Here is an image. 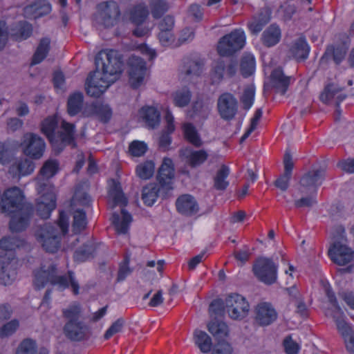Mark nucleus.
Segmentation results:
<instances>
[{"instance_id": "4468645a", "label": "nucleus", "mask_w": 354, "mask_h": 354, "mask_svg": "<svg viewBox=\"0 0 354 354\" xmlns=\"http://www.w3.org/2000/svg\"><path fill=\"white\" fill-rule=\"evenodd\" d=\"M129 84L133 88L140 86L146 75L147 67L145 60L132 55L128 59Z\"/></svg>"}, {"instance_id": "bf43d9fd", "label": "nucleus", "mask_w": 354, "mask_h": 354, "mask_svg": "<svg viewBox=\"0 0 354 354\" xmlns=\"http://www.w3.org/2000/svg\"><path fill=\"white\" fill-rule=\"evenodd\" d=\"M37 347L35 341L26 339L19 344L16 354H36Z\"/></svg>"}, {"instance_id": "473e14b6", "label": "nucleus", "mask_w": 354, "mask_h": 354, "mask_svg": "<svg viewBox=\"0 0 354 354\" xmlns=\"http://www.w3.org/2000/svg\"><path fill=\"white\" fill-rule=\"evenodd\" d=\"M160 187V185L149 183L142 188L141 198L146 205L151 206L156 201L158 194L162 189Z\"/></svg>"}, {"instance_id": "c03bdc74", "label": "nucleus", "mask_w": 354, "mask_h": 354, "mask_svg": "<svg viewBox=\"0 0 354 354\" xmlns=\"http://www.w3.org/2000/svg\"><path fill=\"white\" fill-rule=\"evenodd\" d=\"M192 93L187 88L177 90L172 94L174 104L178 107H185L189 103Z\"/></svg>"}, {"instance_id": "a19ab883", "label": "nucleus", "mask_w": 354, "mask_h": 354, "mask_svg": "<svg viewBox=\"0 0 354 354\" xmlns=\"http://www.w3.org/2000/svg\"><path fill=\"white\" fill-rule=\"evenodd\" d=\"M184 133L188 142L194 147H200L203 145V142L194 124L191 123L185 124L184 125Z\"/></svg>"}, {"instance_id": "7c9ffc66", "label": "nucleus", "mask_w": 354, "mask_h": 354, "mask_svg": "<svg viewBox=\"0 0 354 354\" xmlns=\"http://www.w3.org/2000/svg\"><path fill=\"white\" fill-rule=\"evenodd\" d=\"M165 120L167 121L166 129L162 131L159 139V147L163 151L168 149L171 142L169 134L171 133L175 129L173 123L174 118L170 112L168 111L167 113Z\"/></svg>"}, {"instance_id": "6e6d98bb", "label": "nucleus", "mask_w": 354, "mask_h": 354, "mask_svg": "<svg viewBox=\"0 0 354 354\" xmlns=\"http://www.w3.org/2000/svg\"><path fill=\"white\" fill-rule=\"evenodd\" d=\"M129 257L125 256L124 260L120 263L116 278L117 282L123 281L133 272V269L129 267Z\"/></svg>"}, {"instance_id": "412c9836", "label": "nucleus", "mask_w": 354, "mask_h": 354, "mask_svg": "<svg viewBox=\"0 0 354 354\" xmlns=\"http://www.w3.org/2000/svg\"><path fill=\"white\" fill-rule=\"evenodd\" d=\"M342 88L334 83L328 84L320 95V100L325 104L334 102L337 106L346 97L342 92Z\"/></svg>"}, {"instance_id": "f03ea898", "label": "nucleus", "mask_w": 354, "mask_h": 354, "mask_svg": "<svg viewBox=\"0 0 354 354\" xmlns=\"http://www.w3.org/2000/svg\"><path fill=\"white\" fill-rule=\"evenodd\" d=\"M245 35L241 29H236L220 38L217 44V52L221 57L216 59L211 70L212 83L220 82L224 75L234 76L237 70V62L230 57L241 50L245 44Z\"/></svg>"}, {"instance_id": "a211bd4d", "label": "nucleus", "mask_w": 354, "mask_h": 354, "mask_svg": "<svg viewBox=\"0 0 354 354\" xmlns=\"http://www.w3.org/2000/svg\"><path fill=\"white\" fill-rule=\"evenodd\" d=\"M174 177V167L172 160L165 158L160 165L157 175V180L162 189L167 192L173 189L172 179Z\"/></svg>"}, {"instance_id": "7ed1b4c3", "label": "nucleus", "mask_w": 354, "mask_h": 354, "mask_svg": "<svg viewBox=\"0 0 354 354\" xmlns=\"http://www.w3.org/2000/svg\"><path fill=\"white\" fill-rule=\"evenodd\" d=\"M1 213L11 216L10 229L12 232L24 230L29 225L33 214V207L30 203L25 202L22 191L13 187L6 189L0 201Z\"/></svg>"}, {"instance_id": "f704fd0d", "label": "nucleus", "mask_w": 354, "mask_h": 354, "mask_svg": "<svg viewBox=\"0 0 354 354\" xmlns=\"http://www.w3.org/2000/svg\"><path fill=\"white\" fill-rule=\"evenodd\" d=\"M346 54V48L343 46H330L326 48V50L322 57V60L333 59L336 64H340L345 57Z\"/></svg>"}, {"instance_id": "393cba45", "label": "nucleus", "mask_w": 354, "mask_h": 354, "mask_svg": "<svg viewBox=\"0 0 354 354\" xmlns=\"http://www.w3.org/2000/svg\"><path fill=\"white\" fill-rule=\"evenodd\" d=\"M211 110L212 106L209 103L197 100L187 111V115L192 120L201 121L207 118Z\"/></svg>"}, {"instance_id": "58836bf2", "label": "nucleus", "mask_w": 354, "mask_h": 354, "mask_svg": "<svg viewBox=\"0 0 354 354\" xmlns=\"http://www.w3.org/2000/svg\"><path fill=\"white\" fill-rule=\"evenodd\" d=\"M255 70V59L250 53L244 54L240 62V71L244 77H248L253 74Z\"/></svg>"}, {"instance_id": "6ab92c4d", "label": "nucleus", "mask_w": 354, "mask_h": 354, "mask_svg": "<svg viewBox=\"0 0 354 354\" xmlns=\"http://www.w3.org/2000/svg\"><path fill=\"white\" fill-rule=\"evenodd\" d=\"M254 312L255 321L260 326H268L277 318V313L270 303H259L257 305Z\"/></svg>"}, {"instance_id": "69168bd1", "label": "nucleus", "mask_w": 354, "mask_h": 354, "mask_svg": "<svg viewBox=\"0 0 354 354\" xmlns=\"http://www.w3.org/2000/svg\"><path fill=\"white\" fill-rule=\"evenodd\" d=\"M124 325V320L122 318L118 319L114 322L111 326L106 331L104 337L105 339H109L113 335L122 331Z\"/></svg>"}, {"instance_id": "e2e57ef3", "label": "nucleus", "mask_w": 354, "mask_h": 354, "mask_svg": "<svg viewBox=\"0 0 354 354\" xmlns=\"http://www.w3.org/2000/svg\"><path fill=\"white\" fill-rule=\"evenodd\" d=\"M262 109H258L254 113L253 118L251 119L250 128L246 131L243 136L240 139V143H243L251 134V133L257 128V126L262 117Z\"/></svg>"}, {"instance_id": "9b49d317", "label": "nucleus", "mask_w": 354, "mask_h": 354, "mask_svg": "<svg viewBox=\"0 0 354 354\" xmlns=\"http://www.w3.org/2000/svg\"><path fill=\"white\" fill-rule=\"evenodd\" d=\"M75 132L74 124L63 120L52 142L54 149L59 153L67 145L75 148L76 147Z\"/></svg>"}, {"instance_id": "2f4dec72", "label": "nucleus", "mask_w": 354, "mask_h": 354, "mask_svg": "<svg viewBox=\"0 0 354 354\" xmlns=\"http://www.w3.org/2000/svg\"><path fill=\"white\" fill-rule=\"evenodd\" d=\"M139 113L146 124L151 129L155 128L160 122V113L153 106L142 107Z\"/></svg>"}, {"instance_id": "ea45409f", "label": "nucleus", "mask_w": 354, "mask_h": 354, "mask_svg": "<svg viewBox=\"0 0 354 354\" xmlns=\"http://www.w3.org/2000/svg\"><path fill=\"white\" fill-rule=\"evenodd\" d=\"M196 344L203 353H208L212 348V339L204 331L196 330L194 333Z\"/></svg>"}, {"instance_id": "37998d69", "label": "nucleus", "mask_w": 354, "mask_h": 354, "mask_svg": "<svg viewBox=\"0 0 354 354\" xmlns=\"http://www.w3.org/2000/svg\"><path fill=\"white\" fill-rule=\"evenodd\" d=\"M94 251V244L92 242L88 241L75 250L74 259L76 261L84 262L89 258L93 257Z\"/></svg>"}, {"instance_id": "79ce46f5", "label": "nucleus", "mask_w": 354, "mask_h": 354, "mask_svg": "<svg viewBox=\"0 0 354 354\" xmlns=\"http://www.w3.org/2000/svg\"><path fill=\"white\" fill-rule=\"evenodd\" d=\"M209 332L218 340L227 335L228 327L222 322L212 320L207 325Z\"/></svg>"}, {"instance_id": "4be33fe9", "label": "nucleus", "mask_w": 354, "mask_h": 354, "mask_svg": "<svg viewBox=\"0 0 354 354\" xmlns=\"http://www.w3.org/2000/svg\"><path fill=\"white\" fill-rule=\"evenodd\" d=\"M291 77L286 75L281 68L274 69L270 75V84L277 93L284 95L290 84Z\"/></svg>"}, {"instance_id": "3c124183", "label": "nucleus", "mask_w": 354, "mask_h": 354, "mask_svg": "<svg viewBox=\"0 0 354 354\" xmlns=\"http://www.w3.org/2000/svg\"><path fill=\"white\" fill-rule=\"evenodd\" d=\"M334 309L330 310V315L333 317V320L336 323L337 330L339 332H341L346 328L351 327L345 321V315L338 305L333 306Z\"/></svg>"}, {"instance_id": "6e6552de", "label": "nucleus", "mask_w": 354, "mask_h": 354, "mask_svg": "<svg viewBox=\"0 0 354 354\" xmlns=\"http://www.w3.org/2000/svg\"><path fill=\"white\" fill-rule=\"evenodd\" d=\"M53 187L48 183H39L37 191L41 194L37 199V214L42 218H48L56 207V198Z\"/></svg>"}, {"instance_id": "09e8293b", "label": "nucleus", "mask_w": 354, "mask_h": 354, "mask_svg": "<svg viewBox=\"0 0 354 354\" xmlns=\"http://www.w3.org/2000/svg\"><path fill=\"white\" fill-rule=\"evenodd\" d=\"M50 10V5L48 3H46L44 1H40L34 4L27 6L24 8V12L26 14L35 12L36 15L35 17L46 15L49 13Z\"/></svg>"}, {"instance_id": "cd10ccee", "label": "nucleus", "mask_w": 354, "mask_h": 354, "mask_svg": "<svg viewBox=\"0 0 354 354\" xmlns=\"http://www.w3.org/2000/svg\"><path fill=\"white\" fill-rule=\"evenodd\" d=\"M281 39V30L275 24H271L262 33L261 41L266 47H272L278 44Z\"/></svg>"}, {"instance_id": "72a5a7b5", "label": "nucleus", "mask_w": 354, "mask_h": 354, "mask_svg": "<svg viewBox=\"0 0 354 354\" xmlns=\"http://www.w3.org/2000/svg\"><path fill=\"white\" fill-rule=\"evenodd\" d=\"M35 169V165L31 160L24 158L15 162L10 169L15 175L25 176L31 174Z\"/></svg>"}, {"instance_id": "864d4df0", "label": "nucleus", "mask_w": 354, "mask_h": 354, "mask_svg": "<svg viewBox=\"0 0 354 354\" xmlns=\"http://www.w3.org/2000/svg\"><path fill=\"white\" fill-rule=\"evenodd\" d=\"M301 195V198L295 199L294 201L296 208H310L317 203L316 194L308 193Z\"/></svg>"}, {"instance_id": "b1692460", "label": "nucleus", "mask_w": 354, "mask_h": 354, "mask_svg": "<svg viewBox=\"0 0 354 354\" xmlns=\"http://www.w3.org/2000/svg\"><path fill=\"white\" fill-rule=\"evenodd\" d=\"M89 111H84L83 115L85 117L96 115L101 122H108L112 116V110L108 104H104L100 102H95L88 106Z\"/></svg>"}, {"instance_id": "4d7b16f0", "label": "nucleus", "mask_w": 354, "mask_h": 354, "mask_svg": "<svg viewBox=\"0 0 354 354\" xmlns=\"http://www.w3.org/2000/svg\"><path fill=\"white\" fill-rule=\"evenodd\" d=\"M86 225V214L84 211L77 209L75 212L73 216V230L75 232H80Z\"/></svg>"}, {"instance_id": "5701e85b", "label": "nucleus", "mask_w": 354, "mask_h": 354, "mask_svg": "<svg viewBox=\"0 0 354 354\" xmlns=\"http://www.w3.org/2000/svg\"><path fill=\"white\" fill-rule=\"evenodd\" d=\"M180 155L185 157L186 162L192 168L201 166L209 157L208 153L204 149L193 150L189 148L180 150Z\"/></svg>"}, {"instance_id": "39448f33", "label": "nucleus", "mask_w": 354, "mask_h": 354, "mask_svg": "<svg viewBox=\"0 0 354 354\" xmlns=\"http://www.w3.org/2000/svg\"><path fill=\"white\" fill-rule=\"evenodd\" d=\"M66 322L63 328L65 336L73 342H81L89 338V326L84 322L82 309L78 305H71L62 310Z\"/></svg>"}, {"instance_id": "a878e982", "label": "nucleus", "mask_w": 354, "mask_h": 354, "mask_svg": "<svg viewBox=\"0 0 354 354\" xmlns=\"http://www.w3.org/2000/svg\"><path fill=\"white\" fill-rule=\"evenodd\" d=\"M32 32V25L26 21H21L11 28L10 30V37L15 41H20L30 37Z\"/></svg>"}, {"instance_id": "a18cd8bd", "label": "nucleus", "mask_w": 354, "mask_h": 354, "mask_svg": "<svg viewBox=\"0 0 354 354\" xmlns=\"http://www.w3.org/2000/svg\"><path fill=\"white\" fill-rule=\"evenodd\" d=\"M230 174L229 168L225 165H222L218 170L214 180V187L218 190H225L229 185V182L226 180Z\"/></svg>"}, {"instance_id": "423d86ee", "label": "nucleus", "mask_w": 354, "mask_h": 354, "mask_svg": "<svg viewBox=\"0 0 354 354\" xmlns=\"http://www.w3.org/2000/svg\"><path fill=\"white\" fill-rule=\"evenodd\" d=\"M68 231V224L60 214L59 223H46L40 225L35 232L37 242L47 252L55 253L60 247L62 234Z\"/></svg>"}, {"instance_id": "338daca9", "label": "nucleus", "mask_w": 354, "mask_h": 354, "mask_svg": "<svg viewBox=\"0 0 354 354\" xmlns=\"http://www.w3.org/2000/svg\"><path fill=\"white\" fill-rule=\"evenodd\" d=\"M11 268L12 266L10 264H7L1 267L0 277L5 281V283H10L16 278L17 272L15 270Z\"/></svg>"}, {"instance_id": "680f3d73", "label": "nucleus", "mask_w": 354, "mask_h": 354, "mask_svg": "<svg viewBox=\"0 0 354 354\" xmlns=\"http://www.w3.org/2000/svg\"><path fill=\"white\" fill-rule=\"evenodd\" d=\"M147 150V145L142 141L134 140L129 145V151L130 154L135 157L144 156Z\"/></svg>"}, {"instance_id": "0e129e2a", "label": "nucleus", "mask_w": 354, "mask_h": 354, "mask_svg": "<svg viewBox=\"0 0 354 354\" xmlns=\"http://www.w3.org/2000/svg\"><path fill=\"white\" fill-rule=\"evenodd\" d=\"M283 346L287 354H297L300 349L299 345L292 339L290 335L284 338Z\"/></svg>"}, {"instance_id": "5fc2aeb1", "label": "nucleus", "mask_w": 354, "mask_h": 354, "mask_svg": "<svg viewBox=\"0 0 354 354\" xmlns=\"http://www.w3.org/2000/svg\"><path fill=\"white\" fill-rule=\"evenodd\" d=\"M24 241L17 236L4 237L0 240V248L5 250H14L22 246Z\"/></svg>"}, {"instance_id": "c85d7f7f", "label": "nucleus", "mask_w": 354, "mask_h": 354, "mask_svg": "<svg viewBox=\"0 0 354 354\" xmlns=\"http://www.w3.org/2000/svg\"><path fill=\"white\" fill-rule=\"evenodd\" d=\"M270 12L268 10H261L257 17L248 22V27L253 35H257L263 28L270 21Z\"/></svg>"}, {"instance_id": "2eb2a0df", "label": "nucleus", "mask_w": 354, "mask_h": 354, "mask_svg": "<svg viewBox=\"0 0 354 354\" xmlns=\"http://www.w3.org/2000/svg\"><path fill=\"white\" fill-rule=\"evenodd\" d=\"M24 153L32 159H39L45 150V142L42 138L34 133H26L21 143Z\"/></svg>"}, {"instance_id": "c756f323", "label": "nucleus", "mask_w": 354, "mask_h": 354, "mask_svg": "<svg viewBox=\"0 0 354 354\" xmlns=\"http://www.w3.org/2000/svg\"><path fill=\"white\" fill-rule=\"evenodd\" d=\"M310 51V47L308 45L304 37H299L295 41L290 49L291 55L297 60L306 59Z\"/></svg>"}, {"instance_id": "f8f14e48", "label": "nucleus", "mask_w": 354, "mask_h": 354, "mask_svg": "<svg viewBox=\"0 0 354 354\" xmlns=\"http://www.w3.org/2000/svg\"><path fill=\"white\" fill-rule=\"evenodd\" d=\"M225 309L232 319L241 320L248 315L250 305L242 295L232 293L225 298Z\"/></svg>"}, {"instance_id": "c9c22d12", "label": "nucleus", "mask_w": 354, "mask_h": 354, "mask_svg": "<svg viewBox=\"0 0 354 354\" xmlns=\"http://www.w3.org/2000/svg\"><path fill=\"white\" fill-rule=\"evenodd\" d=\"M203 64L201 61L189 60L181 70V75H184L183 78L189 80L193 76L200 75L203 71Z\"/></svg>"}, {"instance_id": "ddd939ff", "label": "nucleus", "mask_w": 354, "mask_h": 354, "mask_svg": "<svg viewBox=\"0 0 354 354\" xmlns=\"http://www.w3.org/2000/svg\"><path fill=\"white\" fill-rule=\"evenodd\" d=\"M326 168H318L308 171L299 180L298 192L300 194L317 193V189L325 179Z\"/></svg>"}, {"instance_id": "49530a36", "label": "nucleus", "mask_w": 354, "mask_h": 354, "mask_svg": "<svg viewBox=\"0 0 354 354\" xmlns=\"http://www.w3.org/2000/svg\"><path fill=\"white\" fill-rule=\"evenodd\" d=\"M50 49V39L48 38H43L41 39L40 43L35 53L32 64H37L42 62L46 57Z\"/></svg>"}, {"instance_id": "8fccbe9b", "label": "nucleus", "mask_w": 354, "mask_h": 354, "mask_svg": "<svg viewBox=\"0 0 354 354\" xmlns=\"http://www.w3.org/2000/svg\"><path fill=\"white\" fill-rule=\"evenodd\" d=\"M149 6L153 18L159 19L169 9V4L166 0H150Z\"/></svg>"}, {"instance_id": "13d9d810", "label": "nucleus", "mask_w": 354, "mask_h": 354, "mask_svg": "<svg viewBox=\"0 0 354 354\" xmlns=\"http://www.w3.org/2000/svg\"><path fill=\"white\" fill-rule=\"evenodd\" d=\"M255 89L253 86H247L244 91L241 97V102L243 104V106L244 109H249L254 102Z\"/></svg>"}, {"instance_id": "0eeeda50", "label": "nucleus", "mask_w": 354, "mask_h": 354, "mask_svg": "<svg viewBox=\"0 0 354 354\" xmlns=\"http://www.w3.org/2000/svg\"><path fill=\"white\" fill-rule=\"evenodd\" d=\"M109 195L113 203V208L116 205L121 207V214L116 212L113 214L112 223L118 233L125 234L128 231L129 225L132 221V217L131 215L124 209V207L127 204V199L122 191L120 183L113 179L110 180Z\"/></svg>"}, {"instance_id": "dca6fc26", "label": "nucleus", "mask_w": 354, "mask_h": 354, "mask_svg": "<svg viewBox=\"0 0 354 354\" xmlns=\"http://www.w3.org/2000/svg\"><path fill=\"white\" fill-rule=\"evenodd\" d=\"M217 110L220 117L225 120L234 118L238 111V101L230 93H222L217 100Z\"/></svg>"}, {"instance_id": "f257e3e1", "label": "nucleus", "mask_w": 354, "mask_h": 354, "mask_svg": "<svg viewBox=\"0 0 354 354\" xmlns=\"http://www.w3.org/2000/svg\"><path fill=\"white\" fill-rule=\"evenodd\" d=\"M96 70L86 79V93L100 97L111 84L114 83L122 71V55L115 50H101L95 57Z\"/></svg>"}, {"instance_id": "4c0bfd02", "label": "nucleus", "mask_w": 354, "mask_h": 354, "mask_svg": "<svg viewBox=\"0 0 354 354\" xmlns=\"http://www.w3.org/2000/svg\"><path fill=\"white\" fill-rule=\"evenodd\" d=\"M58 126V122L55 117H48L41 123V131L48 138L52 144L56 135L55 131Z\"/></svg>"}, {"instance_id": "9d476101", "label": "nucleus", "mask_w": 354, "mask_h": 354, "mask_svg": "<svg viewBox=\"0 0 354 354\" xmlns=\"http://www.w3.org/2000/svg\"><path fill=\"white\" fill-rule=\"evenodd\" d=\"M97 9V21L106 28L113 26L120 16V10L118 3L112 0L98 3Z\"/></svg>"}, {"instance_id": "1a4fd4ad", "label": "nucleus", "mask_w": 354, "mask_h": 354, "mask_svg": "<svg viewBox=\"0 0 354 354\" xmlns=\"http://www.w3.org/2000/svg\"><path fill=\"white\" fill-rule=\"evenodd\" d=\"M277 269V264L272 259L262 257L256 259L252 267L254 276L266 285L276 282Z\"/></svg>"}, {"instance_id": "aec40b11", "label": "nucleus", "mask_w": 354, "mask_h": 354, "mask_svg": "<svg viewBox=\"0 0 354 354\" xmlns=\"http://www.w3.org/2000/svg\"><path fill=\"white\" fill-rule=\"evenodd\" d=\"M177 211L182 215L192 216L199 211V205L195 198L190 194H183L176 201Z\"/></svg>"}, {"instance_id": "e433bc0d", "label": "nucleus", "mask_w": 354, "mask_h": 354, "mask_svg": "<svg viewBox=\"0 0 354 354\" xmlns=\"http://www.w3.org/2000/svg\"><path fill=\"white\" fill-rule=\"evenodd\" d=\"M83 95L77 92L71 94L67 102V111L71 116L76 115L82 109Z\"/></svg>"}, {"instance_id": "603ef678", "label": "nucleus", "mask_w": 354, "mask_h": 354, "mask_svg": "<svg viewBox=\"0 0 354 354\" xmlns=\"http://www.w3.org/2000/svg\"><path fill=\"white\" fill-rule=\"evenodd\" d=\"M59 170V162L55 160H48L44 162L40 169V174L45 179L54 176Z\"/></svg>"}, {"instance_id": "bb28decb", "label": "nucleus", "mask_w": 354, "mask_h": 354, "mask_svg": "<svg viewBox=\"0 0 354 354\" xmlns=\"http://www.w3.org/2000/svg\"><path fill=\"white\" fill-rule=\"evenodd\" d=\"M126 14L131 23L138 26L145 21L149 15V10L145 3H139L129 8Z\"/></svg>"}, {"instance_id": "052dcab7", "label": "nucleus", "mask_w": 354, "mask_h": 354, "mask_svg": "<svg viewBox=\"0 0 354 354\" xmlns=\"http://www.w3.org/2000/svg\"><path fill=\"white\" fill-rule=\"evenodd\" d=\"M344 339L346 351L354 354V330L351 327L339 332Z\"/></svg>"}, {"instance_id": "de8ad7c7", "label": "nucleus", "mask_w": 354, "mask_h": 354, "mask_svg": "<svg viewBox=\"0 0 354 354\" xmlns=\"http://www.w3.org/2000/svg\"><path fill=\"white\" fill-rule=\"evenodd\" d=\"M155 165L151 160H147L137 165L136 172L137 176L143 180L149 179L154 174Z\"/></svg>"}, {"instance_id": "20e7f679", "label": "nucleus", "mask_w": 354, "mask_h": 354, "mask_svg": "<svg viewBox=\"0 0 354 354\" xmlns=\"http://www.w3.org/2000/svg\"><path fill=\"white\" fill-rule=\"evenodd\" d=\"M37 289L42 288L47 283L53 286H57L60 289H66L71 286L75 295L79 292V283L76 281L74 273L68 272V276L59 275L56 266L50 263L49 266H42L40 270L35 272L33 281Z\"/></svg>"}, {"instance_id": "f3484780", "label": "nucleus", "mask_w": 354, "mask_h": 354, "mask_svg": "<svg viewBox=\"0 0 354 354\" xmlns=\"http://www.w3.org/2000/svg\"><path fill=\"white\" fill-rule=\"evenodd\" d=\"M330 259L339 266H344L353 259V250L345 244L335 241L328 250Z\"/></svg>"}, {"instance_id": "774afa93", "label": "nucleus", "mask_w": 354, "mask_h": 354, "mask_svg": "<svg viewBox=\"0 0 354 354\" xmlns=\"http://www.w3.org/2000/svg\"><path fill=\"white\" fill-rule=\"evenodd\" d=\"M225 309V301L221 299L213 300L209 307V312L211 315H221Z\"/></svg>"}]
</instances>
